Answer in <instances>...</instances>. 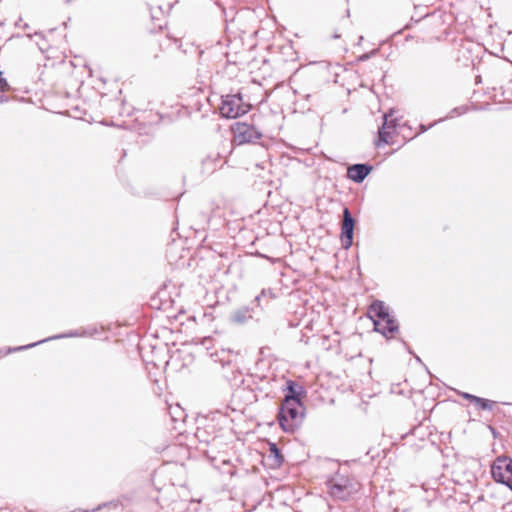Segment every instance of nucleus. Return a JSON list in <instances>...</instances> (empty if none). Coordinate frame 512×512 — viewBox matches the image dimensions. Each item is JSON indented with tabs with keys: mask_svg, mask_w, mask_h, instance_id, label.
<instances>
[{
	"mask_svg": "<svg viewBox=\"0 0 512 512\" xmlns=\"http://www.w3.org/2000/svg\"><path fill=\"white\" fill-rule=\"evenodd\" d=\"M255 389L259 390V391H264L265 390V388L263 386H259L258 384H256Z\"/></svg>",
	"mask_w": 512,
	"mask_h": 512,
	"instance_id": "aec40b11",
	"label": "nucleus"
},
{
	"mask_svg": "<svg viewBox=\"0 0 512 512\" xmlns=\"http://www.w3.org/2000/svg\"><path fill=\"white\" fill-rule=\"evenodd\" d=\"M250 108L251 105L244 103L242 95L237 93L222 96V102L219 110L222 117L234 119L246 114Z\"/></svg>",
	"mask_w": 512,
	"mask_h": 512,
	"instance_id": "39448f33",
	"label": "nucleus"
},
{
	"mask_svg": "<svg viewBox=\"0 0 512 512\" xmlns=\"http://www.w3.org/2000/svg\"><path fill=\"white\" fill-rule=\"evenodd\" d=\"M266 295L267 291L263 289L260 294L255 296L249 305H244L234 309L229 314V321L236 325L247 324L250 320L260 321L264 314V308L261 301L266 297Z\"/></svg>",
	"mask_w": 512,
	"mask_h": 512,
	"instance_id": "20e7f679",
	"label": "nucleus"
},
{
	"mask_svg": "<svg viewBox=\"0 0 512 512\" xmlns=\"http://www.w3.org/2000/svg\"><path fill=\"white\" fill-rule=\"evenodd\" d=\"M78 335L79 334L77 332H70V333H67V334L54 335V336L48 337L46 339L37 341L35 343H31V344H28V345L17 347L14 350L15 351L25 350V349H29V348L35 347V346H37V345H39L41 343H44V342H47V341H50V340L61 339V338H65V337H75V336H78Z\"/></svg>",
	"mask_w": 512,
	"mask_h": 512,
	"instance_id": "2eb2a0df",
	"label": "nucleus"
},
{
	"mask_svg": "<svg viewBox=\"0 0 512 512\" xmlns=\"http://www.w3.org/2000/svg\"><path fill=\"white\" fill-rule=\"evenodd\" d=\"M391 114L392 110L390 111V114L385 113L383 115V123L378 128V139L375 141V145L377 147L390 144V139L396 130L398 120L396 118H390Z\"/></svg>",
	"mask_w": 512,
	"mask_h": 512,
	"instance_id": "1a4fd4ad",
	"label": "nucleus"
},
{
	"mask_svg": "<svg viewBox=\"0 0 512 512\" xmlns=\"http://www.w3.org/2000/svg\"><path fill=\"white\" fill-rule=\"evenodd\" d=\"M373 170L369 163L352 164L347 169V177L355 183H362Z\"/></svg>",
	"mask_w": 512,
	"mask_h": 512,
	"instance_id": "9d476101",
	"label": "nucleus"
},
{
	"mask_svg": "<svg viewBox=\"0 0 512 512\" xmlns=\"http://www.w3.org/2000/svg\"><path fill=\"white\" fill-rule=\"evenodd\" d=\"M5 100L4 96H0V102H3Z\"/></svg>",
	"mask_w": 512,
	"mask_h": 512,
	"instance_id": "412c9836",
	"label": "nucleus"
},
{
	"mask_svg": "<svg viewBox=\"0 0 512 512\" xmlns=\"http://www.w3.org/2000/svg\"><path fill=\"white\" fill-rule=\"evenodd\" d=\"M474 404H476L477 407L481 410H491L495 402L478 396Z\"/></svg>",
	"mask_w": 512,
	"mask_h": 512,
	"instance_id": "dca6fc26",
	"label": "nucleus"
},
{
	"mask_svg": "<svg viewBox=\"0 0 512 512\" xmlns=\"http://www.w3.org/2000/svg\"><path fill=\"white\" fill-rule=\"evenodd\" d=\"M461 396H462L464 399H466V400H468V401H470V402H472V403H475V400H476V399H477V397H478V396H476V395H473V394H470V393H467V392H463V393L461 394Z\"/></svg>",
	"mask_w": 512,
	"mask_h": 512,
	"instance_id": "6ab92c4d",
	"label": "nucleus"
},
{
	"mask_svg": "<svg viewBox=\"0 0 512 512\" xmlns=\"http://www.w3.org/2000/svg\"><path fill=\"white\" fill-rule=\"evenodd\" d=\"M443 120L444 119H439L438 121H435V122L431 123L429 126H426L424 124H420V126H419V134L426 132L428 129L433 127L436 123L441 122Z\"/></svg>",
	"mask_w": 512,
	"mask_h": 512,
	"instance_id": "f3484780",
	"label": "nucleus"
},
{
	"mask_svg": "<svg viewBox=\"0 0 512 512\" xmlns=\"http://www.w3.org/2000/svg\"><path fill=\"white\" fill-rule=\"evenodd\" d=\"M266 379H267V377L260 378V381H264V380H266Z\"/></svg>",
	"mask_w": 512,
	"mask_h": 512,
	"instance_id": "5701e85b",
	"label": "nucleus"
},
{
	"mask_svg": "<svg viewBox=\"0 0 512 512\" xmlns=\"http://www.w3.org/2000/svg\"><path fill=\"white\" fill-rule=\"evenodd\" d=\"M368 316L373 321L374 330L389 339L398 332L399 325L394 316L389 312L388 307L381 300H374L368 308Z\"/></svg>",
	"mask_w": 512,
	"mask_h": 512,
	"instance_id": "f257e3e1",
	"label": "nucleus"
},
{
	"mask_svg": "<svg viewBox=\"0 0 512 512\" xmlns=\"http://www.w3.org/2000/svg\"><path fill=\"white\" fill-rule=\"evenodd\" d=\"M491 475L495 482L512 490V459L507 456L497 457L491 466Z\"/></svg>",
	"mask_w": 512,
	"mask_h": 512,
	"instance_id": "423d86ee",
	"label": "nucleus"
},
{
	"mask_svg": "<svg viewBox=\"0 0 512 512\" xmlns=\"http://www.w3.org/2000/svg\"><path fill=\"white\" fill-rule=\"evenodd\" d=\"M234 140L238 145L256 143L262 137V133L253 125L245 122H237L233 126Z\"/></svg>",
	"mask_w": 512,
	"mask_h": 512,
	"instance_id": "0eeeda50",
	"label": "nucleus"
},
{
	"mask_svg": "<svg viewBox=\"0 0 512 512\" xmlns=\"http://www.w3.org/2000/svg\"><path fill=\"white\" fill-rule=\"evenodd\" d=\"M303 393L302 387L298 386L292 381L288 382L287 393L285 394L283 402L301 401V394Z\"/></svg>",
	"mask_w": 512,
	"mask_h": 512,
	"instance_id": "4468645a",
	"label": "nucleus"
},
{
	"mask_svg": "<svg viewBox=\"0 0 512 512\" xmlns=\"http://www.w3.org/2000/svg\"><path fill=\"white\" fill-rule=\"evenodd\" d=\"M355 223L356 221L352 216L350 210L347 207H345L343 209V219L341 223L340 233V239L342 247L344 249H349L353 244Z\"/></svg>",
	"mask_w": 512,
	"mask_h": 512,
	"instance_id": "6e6552de",
	"label": "nucleus"
},
{
	"mask_svg": "<svg viewBox=\"0 0 512 512\" xmlns=\"http://www.w3.org/2000/svg\"><path fill=\"white\" fill-rule=\"evenodd\" d=\"M480 81H481V78H480V76H478L476 82L478 83Z\"/></svg>",
	"mask_w": 512,
	"mask_h": 512,
	"instance_id": "4be33fe9",
	"label": "nucleus"
},
{
	"mask_svg": "<svg viewBox=\"0 0 512 512\" xmlns=\"http://www.w3.org/2000/svg\"><path fill=\"white\" fill-rule=\"evenodd\" d=\"M305 407L301 401L282 402L278 411V422L283 431L293 433L302 424Z\"/></svg>",
	"mask_w": 512,
	"mask_h": 512,
	"instance_id": "f03ea898",
	"label": "nucleus"
},
{
	"mask_svg": "<svg viewBox=\"0 0 512 512\" xmlns=\"http://www.w3.org/2000/svg\"><path fill=\"white\" fill-rule=\"evenodd\" d=\"M330 495L338 500L346 501L359 490V483L347 472L338 470L326 482Z\"/></svg>",
	"mask_w": 512,
	"mask_h": 512,
	"instance_id": "7ed1b4c3",
	"label": "nucleus"
},
{
	"mask_svg": "<svg viewBox=\"0 0 512 512\" xmlns=\"http://www.w3.org/2000/svg\"><path fill=\"white\" fill-rule=\"evenodd\" d=\"M201 164L203 173L211 174L221 165V156L218 152L210 153L202 159Z\"/></svg>",
	"mask_w": 512,
	"mask_h": 512,
	"instance_id": "f8f14e48",
	"label": "nucleus"
},
{
	"mask_svg": "<svg viewBox=\"0 0 512 512\" xmlns=\"http://www.w3.org/2000/svg\"><path fill=\"white\" fill-rule=\"evenodd\" d=\"M377 52H378V50H377V49H374V50H372V51H371V52H369V53H364L363 55H361V56L359 57V60H360V61H366V60L370 59V57H371L372 55H375Z\"/></svg>",
	"mask_w": 512,
	"mask_h": 512,
	"instance_id": "a211bd4d",
	"label": "nucleus"
},
{
	"mask_svg": "<svg viewBox=\"0 0 512 512\" xmlns=\"http://www.w3.org/2000/svg\"><path fill=\"white\" fill-rule=\"evenodd\" d=\"M233 401L244 405H250L257 401L255 390L249 387H238L232 394Z\"/></svg>",
	"mask_w": 512,
	"mask_h": 512,
	"instance_id": "9b49d317",
	"label": "nucleus"
},
{
	"mask_svg": "<svg viewBox=\"0 0 512 512\" xmlns=\"http://www.w3.org/2000/svg\"><path fill=\"white\" fill-rule=\"evenodd\" d=\"M267 461L269 462L270 468L273 469L279 468L283 464L284 456L276 443H269Z\"/></svg>",
	"mask_w": 512,
	"mask_h": 512,
	"instance_id": "ddd939ff",
	"label": "nucleus"
}]
</instances>
